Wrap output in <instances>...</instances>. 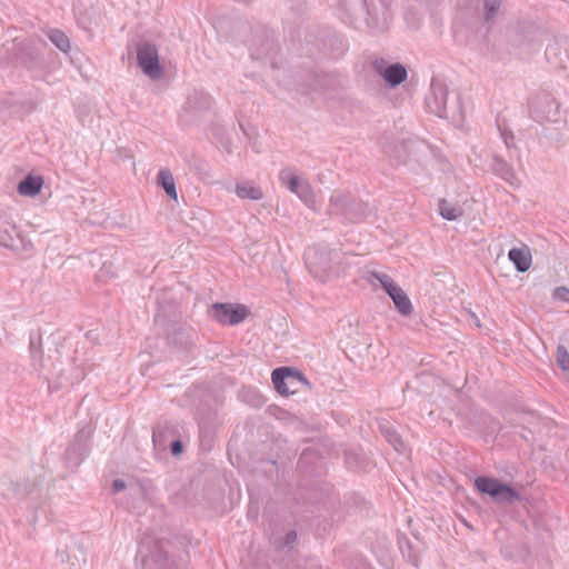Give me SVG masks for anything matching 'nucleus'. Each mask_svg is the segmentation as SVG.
Wrapping results in <instances>:
<instances>
[{
    "instance_id": "obj_1",
    "label": "nucleus",
    "mask_w": 569,
    "mask_h": 569,
    "mask_svg": "<svg viewBox=\"0 0 569 569\" xmlns=\"http://www.w3.org/2000/svg\"><path fill=\"white\" fill-rule=\"evenodd\" d=\"M475 487L481 493L490 496L495 501L512 502L519 499L518 493L508 485L491 477L480 476L475 479Z\"/></svg>"
},
{
    "instance_id": "obj_2",
    "label": "nucleus",
    "mask_w": 569,
    "mask_h": 569,
    "mask_svg": "<svg viewBox=\"0 0 569 569\" xmlns=\"http://www.w3.org/2000/svg\"><path fill=\"white\" fill-rule=\"evenodd\" d=\"M272 382L276 390L282 396L295 395L308 386L307 380L300 372L286 367L273 370Z\"/></svg>"
},
{
    "instance_id": "obj_3",
    "label": "nucleus",
    "mask_w": 569,
    "mask_h": 569,
    "mask_svg": "<svg viewBox=\"0 0 569 569\" xmlns=\"http://www.w3.org/2000/svg\"><path fill=\"white\" fill-rule=\"evenodd\" d=\"M381 283L385 291L392 299L397 310L402 316H410L413 311L412 303L406 292L388 274H373Z\"/></svg>"
},
{
    "instance_id": "obj_4",
    "label": "nucleus",
    "mask_w": 569,
    "mask_h": 569,
    "mask_svg": "<svg viewBox=\"0 0 569 569\" xmlns=\"http://www.w3.org/2000/svg\"><path fill=\"white\" fill-rule=\"evenodd\" d=\"M249 315V310L243 305L216 303L211 308L212 318L222 325H238Z\"/></svg>"
},
{
    "instance_id": "obj_5",
    "label": "nucleus",
    "mask_w": 569,
    "mask_h": 569,
    "mask_svg": "<svg viewBox=\"0 0 569 569\" xmlns=\"http://www.w3.org/2000/svg\"><path fill=\"white\" fill-rule=\"evenodd\" d=\"M139 66L143 72L152 79H158L162 74V68L159 63L158 50L154 46L142 44L137 50Z\"/></svg>"
},
{
    "instance_id": "obj_6",
    "label": "nucleus",
    "mask_w": 569,
    "mask_h": 569,
    "mask_svg": "<svg viewBox=\"0 0 569 569\" xmlns=\"http://www.w3.org/2000/svg\"><path fill=\"white\" fill-rule=\"evenodd\" d=\"M508 258L519 272H526L531 268L532 253L527 244L510 249Z\"/></svg>"
},
{
    "instance_id": "obj_7",
    "label": "nucleus",
    "mask_w": 569,
    "mask_h": 569,
    "mask_svg": "<svg viewBox=\"0 0 569 569\" xmlns=\"http://www.w3.org/2000/svg\"><path fill=\"white\" fill-rule=\"evenodd\" d=\"M42 187V177L29 174L18 184V192L24 197H34L41 192Z\"/></svg>"
},
{
    "instance_id": "obj_8",
    "label": "nucleus",
    "mask_w": 569,
    "mask_h": 569,
    "mask_svg": "<svg viewBox=\"0 0 569 569\" xmlns=\"http://www.w3.org/2000/svg\"><path fill=\"white\" fill-rule=\"evenodd\" d=\"M280 180L282 183H284L290 191L298 194L301 199L306 200L305 197V189L308 190V186H302L299 181L298 177L295 174V172L290 169H284L280 172Z\"/></svg>"
},
{
    "instance_id": "obj_9",
    "label": "nucleus",
    "mask_w": 569,
    "mask_h": 569,
    "mask_svg": "<svg viewBox=\"0 0 569 569\" xmlns=\"http://www.w3.org/2000/svg\"><path fill=\"white\" fill-rule=\"evenodd\" d=\"M382 78L391 86H398L407 78V70L403 66L396 63L383 70H379Z\"/></svg>"
},
{
    "instance_id": "obj_10",
    "label": "nucleus",
    "mask_w": 569,
    "mask_h": 569,
    "mask_svg": "<svg viewBox=\"0 0 569 569\" xmlns=\"http://www.w3.org/2000/svg\"><path fill=\"white\" fill-rule=\"evenodd\" d=\"M158 180L160 184L163 187L167 194L172 199L177 200L178 194L172 174L167 170H162L159 172Z\"/></svg>"
},
{
    "instance_id": "obj_11",
    "label": "nucleus",
    "mask_w": 569,
    "mask_h": 569,
    "mask_svg": "<svg viewBox=\"0 0 569 569\" xmlns=\"http://www.w3.org/2000/svg\"><path fill=\"white\" fill-rule=\"evenodd\" d=\"M236 192L240 198H248L252 200L261 199L262 192L260 188L252 183H242L238 184L236 188Z\"/></svg>"
},
{
    "instance_id": "obj_12",
    "label": "nucleus",
    "mask_w": 569,
    "mask_h": 569,
    "mask_svg": "<svg viewBox=\"0 0 569 569\" xmlns=\"http://www.w3.org/2000/svg\"><path fill=\"white\" fill-rule=\"evenodd\" d=\"M50 40L63 52L70 49L69 38L60 30H52L49 33Z\"/></svg>"
},
{
    "instance_id": "obj_13",
    "label": "nucleus",
    "mask_w": 569,
    "mask_h": 569,
    "mask_svg": "<svg viewBox=\"0 0 569 569\" xmlns=\"http://www.w3.org/2000/svg\"><path fill=\"white\" fill-rule=\"evenodd\" d=\"M439 213L447 220H456L460 217V211L443 199L439 202Z\"/></svg>"
},
{
    "instance_id": "obj_14",
    "label": "nucleus",
    "mask_w": 569,
    "mask_h": 569,
    "mask_svg": "<svg viewBox=\"0 0 569 569\" xmlns=\"http://www.w3.org/2000/svg\"><path fill=\"white\" fill-rule=\"evenodd\" d=\"M557 363L566 377L569 379V352L563 346L557 348Z\"/></svg>"
},
{
    "instance_id": "obj_15",
    "label": "nucleus",
    "mask_w": 569,
    "mask_h": 569,
    "mask_svg": "<svg viewBox=\"0 0 569 569\" xmlns=\"http://www.w3.org/2000/svg\"><path fill=\"white\" fill-rule=\"evenodd\" d=\"M500 7V2L498 0H487L485 2V8H486V19L487 20H490L491 18H493L496 11L499 9Z\"/></svg>"
},
{
    "instance_id": "obj_16",
    "label": "nucleus",
    "mask_w": 569,
    "mask_h": 569,
    "mask_svg": "<svg viewBox=\"0 0 569 569\" xmlns=\"http://www.w3.org/2000/svg\"><path fill=\"white\" fill-rule=\"evenodd\" d=\"M555 297L561 300H568L569 299V289L565 287L557 288L555 290Z\"/></svg>"
},
{
    "instance_id": "obj_17",
    "label": "nucleus",
    "mask_w": 569,
    "mask_h": 569,
    "mask_svg": "<svg viewBox=\"0 0 569 569\" xmlns=\"http://www.w3.org/2000/svg\"><path fill=\"white\" fill-rule=\"evenodd\" d=\"M171 450H172V453H173V455H178V453H180V452H181V450H182V445H181V442H179V441H174V442L172 443V446H171Z\"/></svg>"
},
{
    "instance_id": "obj_18",
    "label": "nucleus",
    "mask_w": 569,
    "mask_h": 569,
    "mask_svg": "<svg viewBox=\"0 0 569 569\" xmlns=\"http://www.w3.org/2000/svg\"><path fill=\"white\" fill-rule=\"evenodd\" d=\"M113 488L114 490L119 491V490H122L124 488V482L123 481H120V480H116L113 482Z\"/></svg>"
}]
</instances>
